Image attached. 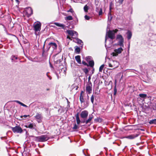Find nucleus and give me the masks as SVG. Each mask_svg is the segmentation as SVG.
Here are the masks:
<instances>
[{
	"mask_svg": "<svg viewBox=\"0 0 156 156\" xmlns=\"http://www.w3.org/2000/svg\"><path fill=\"white\" fill-rule=\"evenodd\" d=\"M29 116V115H24L23 116V117H24V118H26ZM22 117H23V116H21V117L22 118Z\"/></svg>",
	"mask_w": 156,
	"mask_h": 156,
	"instance_id": "obj_39",
	"label": "nucleus"
},
{
	"mask_svg": "<svg viewBox=\"0 0 156 156\" xmlns=\"http://www.w3.org/2000/svg\"><path fill=\"white\" fill-rule=\"evenodd\" d=\"M88 114V112L87 110H84L81 112L80 114V117L83 119V120L82 122V123H85L87 124L90 122L93 118V116L92 115H89L88 119L85 120L87 117Z\"/></svg>",
	"mask_w": 156,
	"mask_h": 156,
	"instance_id": "obj_1",
	"label": "nucleus"
},
{
	"mask_svg": "<svg viewBox=\"0 0 156 156\" xmlns=\"http://www.w3.org/2000/svg\"><path fill=\"white\" fill-rule=\"evenodd\" d=\"M150 123L151 124H156V119H154L151 120L150 122Z\"/></svg>",
	"mask_w": 156,
	"mask_h": 156,
	"instance_id": "obj_31",
	"label": "nucleus"
},
{
	"mask_svg": "<svg viewBox=\"0 0 156 156\" xmlns=\"http://www.w3.org/2000/svg\"><path fill=\"white\" fill-rule=\"evenodd\" d=\"M50 66H51V67H52V66H51V63H50Z\"/></svg>",
	"mask_w": 156,
	"mask_h": 156,
	"instance_id": "obj_42",
	"label": "nucleus"
},
{
	"mask_svg": "<svg viewBox=\"0 0 156 156\" xmlns=\"http://www.w3.org/2000/svg\"><path fill=\"white\" fill-rule=\"evenodd\" d=\"M57 47V45L54 42L50 43L47 46V48H48V50L51 48H52L54 50L56 49Z\"/></svg>",
	"mask_w": 156,
	"mask_h": 156,
	"instance_id": "obj_11",
	"label": "nucleus"
},
{
	"mask_svg": "<svg viewBox=\"0 0 156 156\" xmlns=\"http://www.w3.org/2000/svg\"><path fill=\"white\" fill-rule=\"evenodd\" d=\"M66 32L69 35L67 37V39L72 40L71 38L69 36H71V37L73 38H75L77 37L78 34L77 32L75 31L71 30H67Z\"/></svg>",
	"mask_w": 156,
	"mask_h": 156,
	"instance_id": "obj_3",
	"label": "nucleus"
},
{
	"mask_svg": "<svg viewBox=\"0 0 156 156\" xmlns=\"http://www.w3.org/2000/svg\"><path fill=\"white\" fill-rule=\"evenodd\" d=\"M83 91H82L81 92V93H82V94H83Z\"/></svg>",
	"mask_w": 156,
	"mask_h": 156,
	"instance_id": "obj_45",
	"label": "nucleus"
},
{
	"mask_svg": "<svg viewBox=\"0 0 156 156\" xmlns=\"http://www.w3.org/2000/svg\"><path fill=\"white\" fill-rule=\"evenodd\" d=\"M49 90V89H47V90Z\"/></svg>",
	"mask_w": 156,
	"mask_h": 156,
	"instance_id": "obj_43",
	"label": "nucleus"
},
{
	"mask_svg": "<svg viewBox=\"0 0 156 156\" xmlns=\"http://www.w3.org/2000/svg\"><path fill=\"white\" fill-rule=\"evenodd\" d=\"M108 65L109 67L112 68V69H114L118 67L119 63L116 61L110 60L108 63Z\"/></svg>",
	"mask_w": 156,
	"mask_h": 156,
	"instance_id": "obj_6",
	"label": "nucleus"
},
{
	"mask_svg": "<svg viewBox=\"0 0 156 156\" xmlns=\"http://www.w3.org/2000/svg\"><path fill=\"white\" fill-rule=\"evenodd\" d=\"M79 128V127L76 124H74L73 127V129H77Z\"/></svg>",
	"mask_w": 156,
	"mask_h": 156,
	"instance_id": "obj_33",
	"label": "nucleus"
},
{
	"mask_svg": "<svg viewBox=\"0 0 156 156\" xmlns=\"http://www.w3.org/2000/svg\"><path fill=\"white\" fill-rule=\"evenodd\" d=\"M75 58L77 62L80 64H81L80 56V55H77L75 57Z\"/></svg>",
	"mask_w": 156,
	"mask_h": 156,
	"instance_id": "obj_20",
	"label": "nucleus"
},
{
	"mask_svg": "<svg viewBox=\"0 0 156 156\" xmlns=\"http://www.w3.org/2000/svg\"><path fill=\"white\" fill-rule=\"evenodd\" d=\"M15 102L19 104L20 105H21L22 106L25 107H27V106L26 105L24 104L23 103H22L20 101H17V100H15L14 101Z\"/></svg>",
	"mask_w": 156,
	"mask_h": 156,
	"instance_id": "obj_23",
	"label": "nucleus"
},
{
	"mask_svg": "<svg viewBox=\"0 0 156 156\" xmlns=\"http://www.w3.org/2000/svg\"><path fill=\"white\" fill-rule=\"evenodd\" d=\"M12 129L14 133H21L23 132V130L22 128L18 126H16L14 127H12Z\"/></svg>",
	"mask_w": 156,
	"mask_h": 156,
	"instance_id": "obj_8",
	"label": "nucleus"
},
{
	"mask_svg": "<svg viewBox=\"0 0 156 156\" xmlns=\"http://www.w3.org/2000/svg\"><path fill=\"white\" fill-rule=\"evenodd\" d=\"M49 137L46 135L35 137V140L38 142H44L48 140Z\"/></svg>",
	"mask_w": 156,
	"mask_h": 156,
	"instance_id": "obj_5",
	"label": "nucleus"
},
{
	"mask_svg": "<svg viewBox=\"0 0 156 156\" xmlns=\"http://www.w3.org/2000/svg\"><path fill=\"white\" fill-rule=\"evenodd\" d=\"M123 1L124 0H118L117 1H116V3L120 5L122 4Z\"/></svg>",
	"mask_w": 156,
	"mask_h": 156,
	"instance_id": "obj_28",
	"label": "nucleus"
},
{
	"mask_svg": "<svg viewBox=\"0 0 156 156\" xmlns=\"http://www.w3.org/2000/svg\"><path fill=\"white\" fill-rule=\"evenodd\" d=\"M91 59V57L90 56H88L86 58V60L87 61H89V60H90Z\"/></svg>",
	"mask_w": 156,
	"mask_h": 156,
	"instance_id": "obj_35",
	"label": "nucleus"
},
{
	"mask_svg": "<svg viewBox=\"0 0 156 156\" xmlns=\"http://www.w3.org/2000/svg\"><path fill=\"white\" fill-rule=\"evenodd\" d=\"M127 35V38L128 40H129L131 38L132 36V33L131 32L128 30L126 33Z\"/></svg>",
	"mask_w": 156,
	"mask_h": 156,
	"instance_id": "obj_19",
	"label": "nucleus"
},
{
	"mask_svg": "<svg viewBox=\"0 0 156 156\" xmlns=\"http://www.w3.org/2000/svg\"><path fill=\"white\" fill-rule=\"evenodd\" d=\"M54 24L56 26L62 27L63 29H65V26L63 24L56 22Z\"/></svg>",
	"mask_w": 156,
	"mask_h": 156,
	"instance_id": "obj_17",
	"label": "nucleus"
},
{
	"mask_svg": "<svg viewBox=\"0 0 156 156\" xmlns=\"http://www.w3.org/2000/svg\"><path fill=\"white\" fill-rule=\"evenodd\" d=\"M147 94H139V96L142 98H145L147 97Z\"/></svg>",
	"mask_w": 156,
	"mask_h": 156,
	"instance_id": "obj_26",
	"label": "nucleus"
},
{
	"mask_svg": "<svg viewBox=\"0 0 156 156\" xmlns=\"http://www.w3.org/2000/svg\"><path fill=\"white\" fill-rule=\"evenodd\" d=\"M78 88V87H77V88H76V89L77 90V88Z\"/></svg>",
	"mask_w": 156,
	"mask_h": 156,
	"instance_id": "obj_48",
	"label": "nucleus"
},
{
	"mask_svg": "<svg viewBox=\"0 0 156 156\" xmlns=\"http://www.w3.org/2000/svg\"><path fill=\"white\" fill-rule=\"evenodd\" d=\"M89 66L91 67H93L94 65V61L93 60L89 61Z\"/></svg>",
	"mask_w": 156,
	"mask_h": 156,
	"instance_id": "obj_25",
	"label": "nucleus"
},
{
	"mask_svg": "<svg viewBox=\"0 0 156 156\" xmlns=\"http://www.w3.org/2000/svg\"><path fill=\"white\" fill-rule=\"evenodd\" d=\"M44 46H45V44H44V46H43V48H44Z\"/></svg>",
	"mask_w": 156,
	"mask_h": 156,
	"instance_id": "obj_44",
	"label": "nucleus"
},
{
	"mask_svg": "<svg viewBox=\"0 0 156 156\" xmlns=\"http://www.w3.org/2000/svg\"><path fill=\"white\" fill-rule=\"evenodd\" d=\"M18 58L17 56H16L15 55H13L11 57V59L12 62H16L15 61V59H18Z\"/></svg>",
	"mask_w": 156,
	"mask_h": 156,
	"instance_id": "obj_24",
	"label": "nucleus"
},
{
	"mask_svg": "<svg viewBox=\"0 0 156 156\" xmlns=\"http://www.w3.org/2000/svg\"><path fill=\"white\" fill-rule=\"evenodd\" d=\"M94 97L93 95H92L90 98V100L92 103L94 104Z\"/></svg>",
	"mask_w": 156,
	"mask_h": 156,
	"instance_id": "obj_34",
	"label": "nucleus"
},
{
	"mask_svg": "<svg viewBox=\"0 0 156 156\" xmlns=\"http://www.w3.org/2000/svg\"><path fill=\"white\" fill-rule=\"evenodd\" d=\"M86 71H87V72H88V70L87 69H86Z\"/></svg>",
	"mask_w": 156,
	"mask_h": 156,
	"instance_id": "obj_46",
	"label": "nucleus"
},
{
	"mask_svg": "<svg viewBox=\"0 0 156 156\" xmlns=\"http://www.w3.org/2000/svg\"><path fill=\"white\" fill-rule=\"evenodd\" d=\"M65 20H73V17L71 16H69L65 18Z\"/></svg>",
	"mask_w": 156,
	"mask_h": 156,
	"instance_id": "obj_27",
	"label": "nucleus"
},
{
	"mask_svg": "<svg viewBox=\"0 0 156 156\" xmlns=\"http://www.w3.org/2000/svg\"><path fill=\"white\" fill-rule=\"evenodd\" d=\"M80 101L81 103L82 104L84 102L85 100L83 98V95L82 94V93H80Z\"/></svg>",
	"mask_w": 156,
	"mask_h": 156,
	"instance_id": "obj_22",
	"label": "nucleus"
},
{
	"mask_svg": "<svg viewBox=\"0 0 156 156\" xmlns=\"http://www.w3.org/2000/svg\"><path fill=\"white\" fill-rule=\"evenodd\" d=\"M25 127L27 128H29L30 129H34V127L35 126V125L34 123H27L25 126Z\"/></svg>",
	"mask_w": 156,
	"mask_h": 156,
	"instance_id": "obj_13",
	"label": "nucleus"
},
{
	"mask_svg": "<svg viewBox=\"0 0 156 156\" xmlns=\"http://www.w3.org/2000/svg\"><path fill=\"white\" fill-rule=\"evenodd\" d=\"M118 30L115 29L112 30H109L106 32V36L105 39V42H106L108 38H109L112 40H113L115 38V34L117 32Z\"/></svg>",
	"mask_w": 156,
	"mask_h": 156,
	"instance_id": "obj_2",
	"label": "nucleus"
},
{
	"mask_svg": "<svg viewBox=\"0 0 156 156\" xmlns=\"http://www.w3.org/2000/svg\"><path fill=\"white\" fill-rule=\"evenodd\" d=\"M75 42H77L78 44H80L82 46L83 45V43L82 41L78 38H76V39Z\"/></svg>",
	"mask_w": 156,
	"mask_h": 156,
	"instance_id": "obj_21",
	"label": "nucleus"
},
{
	"mask_svg": "<svg viewBox=\"0 0 156 156\" xmlns=\"http://www.w3.org/2000/svg\"><path fill=\"white\" fill-rule=\"evenodd\" d=\"M92 90V84L91 82L89 83L86 86V92L88 94L91 93Z\"/></svg>",
	"mask_w": 156,
	"mask_h": 156,
	"instance_id": "obj_9",
	"label": "nucleus"
},
{
	"mask_svg": "<svg viewBox=\"0 0 156 156\" xmlns=\"http://www.w3.org/2000/svg\"><path fill=\"white\" fill-rule=\"evenodd\" d=\"M90 79H91L90 77V76H89L88 78V80L89 81L90 80Z\"/></svg>",
	"mask_w": 156,
	"mask_h": 156,
	"instance_id": "obj_40",
	"label": "nucleus"
},
{
	"mask_svg": "<svg viewBox=\"0 0 156 156\" xmlns=\"http://www.w3.org/2000/svg\"><path fill=\"white\" fill-rule=\"evenodd\" d=\"M35 118L37 120L38 122H40L41 121L42 116L40 113H37L35 116Z\"/></svg>",
	"mask_w": 156,
	"mask_h": 156,
	"instance_id": "obj_12",
	"label": "nucleus"
},
{
	"mask_svg": "<svg viewBox=\"0 0 156 156\" xmlns=\"http://www.w3.org/2000/svg\"><path fill=\"white\" fill-rule=\"evenodd\" d=\"M84 154V155H85V156H90V155L89 154H88V155H87H87H86L85 154Z\"/></svg>",
	"mask_w": 156,
	"mask_h": 156,
	"instance_id": "obj_41",
	"label": "nucleus"
},
{
	"mask_svg": "<svg viewBox=\"0 0 156 156\" xmlns=\"http://www.w3.org/2000/svg\"><path fill=\"white\" fill-rule=\"evenodd\" d=\"M83 9L85 12H87L88 9V7L87 5H86L84 6Z\"/></svg>",
	"mask_w": 156,
	"mask_h": 156,
	"instance_id": "obj_30",
	"label": "nucleus"
},
{
	"mask_svg": "<svg viewBox=\"0 0 156 156\" xmlns=\"http://www.w3.org/2000/svg\"><path fill=\"white\" fill-rule=\"evenodd\" d=\"M123 51V49L122 47L115 49L114 50V52L111 54V55L113 56H118V54H121Z\"/></svg>",
	"mask_w": 156,
	"mask_h": 156,
	"instance_id": "obj_7",
	"label": "nucleus"
},
{
	"mask_svg": "<svg viewBox=\"0 0 156 156\" xmlns=\"http://www.w3.org/2000/svg\"><path fill=\"white\" fill-rule=\"evenodd\" d=\"M138 134H131L126 136V138L129 139H133L137 137L138 136Z\"/></svg>",
	"mask_w": 156,
	"mask_h": 156,
	"instance_id": "obj_15",
	"label": "nucleus"
},
{
	"mask_svg": "<svg viewBox=\"0 0 156 156\" xmlns=\"http://www.w3.org/2000/svg\"><path fill=\"white\" fill-rule=\"evenodd\" d=\"M82 63L85 66L87 65V63L86 62H85V61H83Z\"/></svg>",
	"mask_w": 156,
	"mask_h": 156,
	"instance_id": "obj_38",
	"label": "nucleus"
},
{
	"mask_svg": "<svg viewBox=\"0 0 156 156\" xmlns=\"http://www.w3.org/2000/svg\"><path fill=\"white\" fill-rule=\"evenodd\" d=\"M41 24L40 22H35L33 25V28L36 35L38 34L41 29Z\"/></svg>",
	"mask_w": 156,
	"mask_h": 156,
	"instance_id": "obj_4",
	"label": "nucleus"
},
{
	"mask_svg": "<svg viewBox=\"0 0 156 156\" xmlns=\"http://www.w3.org/2000/svg\"><path fill=\"white\" fill-rule=\"evenodd\" d=\"M117 39H119V44L121 47H123V42L124 41V39L122 36L121 35H117Z\"/></svg>",
	"mask_w": 156,
	"mask_h": 156,
	"instance_id": "obj_10",
	"label": "nucleus"
},
{
	"mask_svg": "<svg viewBox=\"0 0 156 156\" xmlns=\"http://www.w3.org/2000/svg\"><path fill=\"white\" fill-rule=\"evenodd\" d=\"M110 15V13H109V14H108V15Z\"/></svg>",
	"mask_w": 156,
	"mask_h": 156,
	"instance_id": "obj_47",
	"label": "nucleus"
},
{
	"mask_svg": "<svg viewBox=\"0 0 156 156\" xmlns=\"http://www.w3.org/2000/svg\"><path fill=\"white\" fill-rule=\"evenodd\" d=\"M26 12L28 16H30L33 13V10L32 8L30 7L27 8L26 10Z\"/></svg>",
	"mask_w": 156,
	"mask_h": 156,
	"instance_id": "obj_14",
	"label": "nucleus"
},
{
	"mask_svg": "<svg viewBox=\"0 0 156 156\" xmlns=\"http://www.w3.org/2000/svg\"><path fill=\"white\" fill-rule=\"evenodd\" d=\"M153 108L154 109H156V104H153Z\"/></svg>",
	"mask_w": 156,
	"mask_h": 156,
	"instance_id": "obj_37",
	"label": "nucleus"
},
{
	"mask_svg": "<svg viewBox=\"0 0 156 156\" xmlns=\"http://www.w3.org/2000/svg\"><path fill=\"white\" fill-rule=\"evenodd\" d=\"M75 117H76V122L78 125H79L80 122V121L79 117V113H77L75 115Z\"/></svg>",
	"mask_w": 156,
	"mask_h": 156,
	"instance_id": "obj_18",
	"label": "nucleus"
},
{
	"mask_svg": "<svg viewBox=\"0 0 156 156\" xmlns=\"http://www.w3.org/2000/svg\"><path fill=\"white\" fill-rule=\"evenodd\" d=\"M104 66V65L103 64L102 65H101L100 66V68H99V71L100 72H102V70L103 69Z\"/></svg>",
	"mask_w": 156,
	"mask_h": 156,
	"instance_id": "obj_32",
	"label": "nucleus"
},
{
	"mask_svg": "<svg viewBox=\"0 0 156 156\" xmlns=\"http://www.w3.org/2000/svg\"><path fill=\"white\" fill-rule=\"evenodd\" d=\"M84 18L85 19L87 20H89L90 18V17L89 16H88L87 15H85L84 16Z\"/></svg>",
	"mask_w": 156,
	"mask_h": 156,
	"instance_id": "obj_36",
	"label": "nucleus"
},
{
	"mask_svg": "<svg viewBox=\"0 0 156 156\" xmlns=\"http://www.w3.org/2000/svg\"><path fill=\"white\" fill-rule=\"evenodd\" d=\"M95 10L97 12H98L99 16L102 14V8L100 7H96Z\"/></svg>",
	"mask_w": 156,
	"mask_h": 156,
	"instance_id": "obj_16",
	"label": "nucleus"
},
{
	"mask_svg": "<svg viewBox=\"0 0 156 156\" xmlns=\"http://www.w3.org/2000/svg\"><path fill=\"white\" fill-rule=\"evenodd\" d=\"M75 51L76 52L79 53L80 51V48L79 47H76L75 49Z\"/></svg>",
	"mask_w": 156,
	"mask_h": 156,
	"instance_id": "obj_29",
	"label": "nucleus"
}]
</instances>
